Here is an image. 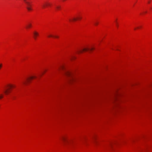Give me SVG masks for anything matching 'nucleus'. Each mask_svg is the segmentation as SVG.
I'll return each instance as SVG.
<instances>
[{
  "label": "nucleus",
  "mask_w": 152,
  "mask_h": 152,
  "mask_svg": "<svg viewBox=\"0 0 152 152\" xmlns=\"http://www.w3.org/2000/svg\"><path fill=\"white\" fill-rule=\"evenodd\" d=\"M7 87L8 88H6L4 90V92L6 95L8 94L10 92V90L12 88L15 87V86L13 85L9 84Z\"/></svg>",
  "instance_id": "nucleus-1"
},
{
  "label": "nucleus",
  "mask_w": 152,
  "mask_h": 152,
  "mask_svg": "<svg viewBox=\"0 0 152 152\" xmlns=\"http://www.w3.org/2000/svg\"><path fill=\"white\" fill-rule=\"evenodd\" d=\"M62 139L63 140L64 142V144L66 145H69L71 143L70 141H68L66 140V139L65 137H62Z\"/></svg>",
  "instance_id": "nucleus-2"
},
{
  "label": "nucleus",
  "mask_w": 152,
  "mask_h": 152,
  "mask_svg": "<svg viewBox=\"0 0 152 152\" xmlns=\"http://www.w3.org/2000/svg\"><path fill=\"white\" fill-rule=\"evenodd\" d=\"M51 4L48 2H46L44 3L42 5V7L43 8H45L48 7L49 6H51Z\"/></svg>",
  "instance_id": "nucleus-3"
},
{
  "label": "nucleus",
  "mask_w": 152,
  "mask_h": 152,
  "mask_svg": "<svg viewBox=\"0 0 152 152\" xmlns=\"http://www.w3.org/2000/svg\"><path fill=\"white\" fill-rule=\"evenodd\" d=\"M81 19V17H79L77 18H75V17H73L72 18V19H69V20L70 21L73 22L76 21L78 20H80Z\"/></svg>",
  "instance_id": "nucleus-4"
},
{
  "label": "nucleus",
  "mask_w": 152,
  "mask_h": 152,
  "mask_svg": "<svg viewBox=\"0 0 152 152\" xmlns=\"http://www.w3.org/2000/svg\"><path fill=\"white\" fill-rule=\"evenodd\" d=\"M34 37L35 39H37V36L39 35L38 33L36 31H34L33 32Z\"/></svg>",
  "instance_id": "nucleus-5"
},
{
  "label": "nucleus",
  "mask_w": 152,
  "mask_h": 152,
  "mask_svg": "<svg viewBox=\"0 0 152 152\" xmlns=\"http://www.w3.org/2000/svg\"><path fill=\"white\" fill-rule=\"evenodd\" d=\"M94 49V48H91L90 49H88V48H84L83 49V50H80L79 51V53H82V51H87L88 50H93Z\"/></svg>",
  "instance_id": "nucleus-6"
},
{
  "label": "nucleus",
  "mask_w": 152,
  "mask_h": 152,
  "mask_svg": "<svg viewBox=\"0 0 152 152\" xmlns=\"http://www.w3.org/2000/svg\"><path fill=\"white\" fill-rule=\"evenodd\" d=\"M32 26V25L31 23H28V24H27L26 26V28L28 29L29 28H30Z\"/></svg>",
  "instance_id": "nucleus-7"
},
{
  "label": "nucleus",
  "mask_w": 152,
  "mask_h": 152,
  "mask_svg": "<svg viewBox=\"0 0 152 152\" xmlns=\"http://www.w3.org/2000/svg\"><path fill=\"white\" fill-rule=\"evenodd\" d=\"M36 78V76H32V77H30L28 78H27L26 79V80L27 81H29V79H32L34 78Z\"/></svg>",
  "instance_id": "nucleus-8"
},
{
  "label": "nucleus",
  "mask_w": 152,
  "mask_h": 152,
  "mask_svg": "<svg viewBox=\"0 0 152 152\" xmlns=\"http://www.w3.org/2000/svg\"><path fill=\"white\" fill-rule=\"evenodd\" d=\"M27 4L28 7H31L29 3L26 1V0H23Z\"/></svg>",
  "instance_id": "nucleus-9"
},
{
  "label": "nucleus",
  "mask_w": 152,
  "mask_h": 152,
  "mask_svg": "<svg viewBox=\"0 0 152 152\" xmlns=\"http://www.w3.org/2000/svg\"><path fill=\"white\" fill-rule=\"evenodd\" d=\"M66 74L67 75L69 76L71 75V74L70 72H66Z\"/></svg>",
  "instance_id": "nucleus-10"
},
{
  "label": "nucleus",
  "mask_w": 152,
  "mask_h": 152,
  "mask_svg": "<svg viewBox=\"0 0 152 152\" xmlns=\"http://www.w3.org/2000/svg\"><path fill=\"white\" fill-rule=\"evenodd\" d=\"M27 9H28V10L29 11L31 10V7H27Z\"/></svg>",
  "instance_id": "nucleus-11"
},
{
  "label": "nucleus",
  "mask_w": 152,
  "mask_h": 152,
  "mask_svg": "<svg viewBox=\"0 0 152 152\" xmlns=\"http://www.w3.org/2000/svg\"><path fill=\"white\" fill-rule=\"evenodd\" d=\"M2 66L3 65L2 64H0V69H1V68L2 67Z\"/></svg>",
  "instance_id": "nucleus-12"
},
{
  "label": "nucleus",
  "mask_w": 152,
  "mask_h": 152,
  "mask_svg": "<svg viewBox=\"0 0 152 152\" xmlns=\"http://www.w3.org/2000/svg\"><path fill=\"white\" fill-rule=\"evenodd\" d=\"M3 97V96L2 94L0 95V99H1Z\"/></svg>",
  "instance_id": "nucleus-13"
},
{
  "label": "nucleus",
  "mask_w": 152,
  "mask_h": 152,
  "mask_svg": "<svg viewBox=\"0 0 152 152\" xmlns=\"http://www.w3.org/2000/svg\"><path fill=\"white\" fill-rule=\"evenodd\" d=\"M53 36L52 35H49L48 36V37H53Z\"/></svg>",
  "instance_id": "nucleus-14"
},
{
  "label": "nucleus",
  "mask_w": 152,
  "mask_h": 152,
  "mask_svg": "<svg viewBox=\"0 0 152 152\" xmlns=\"http://www.w3.org/2000/svg\"><path fill=\"white\" fill-rule=\"evenodd\" d=\"M98 23H97V22H95V25H98Z\"/></svg>",
  "instance_id": "nucleus-15"
},
{
  "label": "nucleus",
  "mask_w": 152,
  "mask_h": 152,
  "mask_svg": "<svg viewBox=\"0 0 152 152\" xmlns=\"http://www.w3.org/2000/svg\"><path fill=\"white\" fill-rule=\"evenodd\" d=\"M70 58V59L71 60H72V59L74 58V57H72H72H71Z\"/></svg>",
  "instance_id": "nucleus-16"
},
{
  "label": "nucleus",
  "mask_w": 152,
  "mask_h": 152,
  "mask_svg": "<svg viewBox=\"0 0 152 152\" xmlns=\"http://www.w3.org/2000/svg\"><path fill=\"white\" fill-rule=\"evenodd\" d=\"M115 23H116V25L117 26H118V24H117V21H115Z\"/></svg>",
  "instance_id": "nucleus-17"
},
{
  "label": "nucleus",
  "mask_w": 152,
  "mask_h": 152,
  "mask_svg": "<svg viewBox=\"0 0 152 152\" xmlns=\"http://www.w3.org/2000/svg\"><path fill=\"white\" fill-rule=\"evenodd\" d=\"M56 8H57V9H59V8H60V7H58H58H56Z\"/></svg>",
  "instance_id": "nucleus-18"
},
{
  "label": "nucleus",
  "mask_w": 152,
  "mask_h": 152,
  "mask_svg": "<svg viewBox=\"0 0 152 152\" xmlns=\"http://www.w3.org/2000/svg\"><path fill=\"white\" fill-rule=\"evenodd\" d=\"M146 12H146V11H145V12H143L144 13H146Z\"/></svg>",
  "instance_id": "nucleus-19"
},
{
  "label": "nucleus",
  "mask_w": 152,
  "mask_h": 152,
  "mask_svg": "<svg viewBox=\"0 0 152 152\" xmlns=\"http://www.w3.org/2000/svg\"><path fill=\"white\" fill-rule=\"evenodd\" d=\"M150 2H151V1H148V3H150Z\"/></svg>",
  "instance_id": "nucleus-20"
},
{
  "label": "nucleus",
  "mask_w": 152,
  "mask_h": 152,
  "mask_svg": "<svg viewBox=\"0 0 152 152\" xmlns=\"http://www.w3.org/2000/svg\"><path fill=\"white\" fill-rule=\"evenodd\" d=\"M112 144L111 143H110V146H111L112 145Z\"/></svg>",
  "instance_id": "nucleus-21"
},
{
  "label": "nucleus",
  "mask_w": 152,
  "mask_h": 152,
  "mask_svg": "<svg viewBox=\"0 0 152 152\" xmlns=\"http://www.w3.org/2000/svg\"><path fill=\"white\" fill-rule=\"evenodd\" d=\"M26 82H23V83H25Z\"/></svg>",
  "instance_id": "nucleus-22"
},
{
  "label": "nucleus",
  "mask_w": 152,
  "mask_h": 152,
  "mask_svg": "<svg viewBox=\"0 0 152 152\" xmlns=\"http://www.w3.org/2000/svg\"><path fill=\"white\" fill-rule=\"evenodd\" d=\"M57 37H57H57V36H56V37Z\"/></svg>",
  "instance_id": "nucleus-23"
},
{
  "label": "nucleus",
  "mask_w": 152,
  "mask_h": 152,
  "mask_svg": "<svg viewBox=\"0 0 152 152\" xmlns=\"http://www.w3.org/2000/svg\"><path fill=\"white\" fill-rule=\"evenodd\" d=\"M94 142H95V143H96V142H95V141H94Z\"/></svg>",
  "instance_id": "nucleus-24"
},
{
  "label": "nucleus",
  "mask_w": 152,
  "mask_h": 152,
  "mask_svg": "<svg viewBox=\"0 0 152 152\" xmlns=\"http://www.w3.org/2000/svg\"><path fill=\"white\" fill-rule=\"evenodd\" d=\"M136 29V28H134V30H135Z\"/></svg>",
  "instance_id": "nucleus-25"
},
{
  "label": "nucleus",
  "mask_w": 152,
  "mask_h": 152,
  "mask_svg": "<svg viewBox=\"0 0 152 152\" xmlns=\"http://www.w3.org/2000/svg\"><path fill=\"white\" fill-rule=\"evenodd\" d=\"M151 9H152V7Z\"/></svg>",
  "instance_id": "nucleus-26"
}]
</instances>
